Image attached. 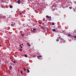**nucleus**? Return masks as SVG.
<instances>
[{"mask_svg":"<svg viewBox=\"0 0 76 76\" xmlns=\"http://www.w3.org/2000/svg\"><path fill=\"white\" fill-rule=\"evenodd\" d=\"M46 18H49V16H48V15H46Z\"/></svg>","mask_w":76,"mask_h":76,"instance_id":"nucleus-15","label":"nucleus"},{"mask_svg":"<svg viewBox=\"0 0 76 76\" xmlns=\"http://www.w3.org/2000/svg\"><path fill=\"white\" fill-rule=\"evenodd\" d=\"M73 37H74V38H76V36H74Z\"/></svg>","mask_w":76,"mask_h":76,"instance_id":"nucleus-24","label":"nucleus"},{"mask_svg":"<svg viewBox=\"0 0 76 76\" xmlns=\"http://www.w3.org/2000/svg\"><path fill=\"white\" fill-rule=\"evenodd\" d=\"M68 36H69V37H70V36H71V35H70V34H68Z\"/></svg>","mask_w":76,"mask_h":76,"instance_id":"nucleus-21","label":"nucleus"},{"mask_svg":"<svg viewBox=\"0 0 76 76\" xmlns=\"http://www.w3.org/2000/svg\"><path fill=\"white\" fill-rule=\"evenodd\" d=\"M63 41L64 43V42H66V40H63Z\"/></svg>","mask_w":76,"mask_h":76,"instance_id":"nucleus-19","label":"nucleus"},{"mask_svg":"<svg viewBox=\"0 0 76 76\" xmlns=\"http://www.w3.org/2000/svg\"><path fill=\"white\" fill-rule=\"evenodd\" d=\"M1 45H0V47H1Z\"/></svg>","mask_w":76,"mask_h":76,"instance_id":"nucleus-30","label":"nucleus"},{"mask_svg":"<svg viewBox=\"0 0 76 76\" xmlns=\"http://www.w3.org/2000/svg\"><path fill=\"white\" fill-rule=\"evenodd\" d=\"M21 36H22V37H23V36H24L25 35V34L23 33L22 34H21Z\"/></svg>","mask_w":76,"mask_h":76,"instance_id":"nucleus-7","label":"nucleus"},{"mask_svg":"<svg viewBox=\"0 0 76 76\" xmlns=\"http://www.w3.org/2000/svg\"><path fill=\"white\" fill-rule=\"evenodd\" d=\"M52 31L53 32H55L56 31V29H54L52 30Z\"/></svg>","mask_w":76,"mask_h":76,"instance_id":"nucleus-11","label":"nucleus"},{"mask_svg":"<svg viewBox=\"0 0 76 76\" xmlns=\"http://www.w3.org/2000/svg\"><path fill=\"white\" fill-rule=\"evenodd\" d=\"M34 57H36V55H34Z\"/></svg>","mask_w":76,"mask_h":76,"instance_id":"nucleus-29","label":"nucleus"},{"mask_svg":"<svg viewBox=\"0 0 76 76\" xmlns=\"http://www.w3.org/2000/svg\"><path fill=\"white\" fill-rule=\"evenodd\" d=\"M14 25H15V23H14Z\"/></svg>","mask_w":76,"mask_h":76,"instance_id":"nucleus-34","label":"nucleus"},{"mask_svg":"<svg viewBox=\"0 0 76 76\" xmlns=\"http://www.w3.org/2000/svg\"><path fill=\"white\" fill-rule=\"evenodd\" d=\"M17 3L18 4H20V0H18L17 1Z\"/></svg>","mask_w":76,"mask_h":76,"instance_id":"nucleus-2","label":"nucleus"},{"mask_svg":"<svg viewBox=\"0 0 76 76\" xmlns=\"http://www.w3.org/2000/svg\"><path fill=\"white\" fill-rule=\"evenodd\" d=\"M59 41V40H58V39L56 40V41H57L58 42Z\"/></svg>","mask_w":76,"mask_h":76,"instance_id":"nucleus-22","label":"nucleus"},{"mask_svg":"<svg viewBox=\"0 0 76 76\" xmlns=\"http://www.w3.org/2000/svg\"><path fill=\"white\" fill-rule=\"evenodd\" d=\"M27 45H28L29 46V47H31V45L29 44V43L28 42L27 43Z\"/></svg>","mask_w":76,"mask_h":76,"instance_id":"nucleus-5","label":"nucleus"},{"mask_svg":"<svg viewBox=\"0 0 76 76\" xmlns=\"http://www.w3.org/2000/svg\"><path fill=\"white\" fill-rule=\"evenodd\" d=\"M21 45H23V44H22Z\"/></svg>","mask_w":76,"mask_h":76,"instance_id":"nucleus-32","label":"nucleus"},{"mask_svg":"<svg viewBox=\"0 0 76 76\" xmlns=\"http://www.w3.org/2000/svg\"><path fill=\"white\" fill-rule=\"evenodd\" d=\"M21 14H22V13H20V15H21Z\"/></svg>","mask_w":76,"mask_h":76,"instance_id":"nucleus-31","label":"nucleus"},{"mask_svg":"<svg viewBox=\"0 0 76 76\" xmlns=\"http://www.w3.org/2000/svg\"><path fill=\"white\" fill-rule=\"evenodd\" d=\"M13 64L12 63H10V64H11V65H13Z\"/></svg>","mask_w":76,"mask_h":76,"instance_id":"nucleus-18","label":"nucleus"},{"mask_svg":"<svg viewBox=\"0 0 76 76\" xmlns=\"http://www.w3.org/2000/svg\"><path fill=\"white\" fill-rule=\"evenodd\" d=\"M42 57V56L41 55V56H37V58H38V59H39V57Z\"/></svg>","mask_w":76,"mask_h":76,"instance_id":"nucleus-3","label":"nucleus"},{"mask_svg":"<svg viewBox=\"0 0 76 76\" xmlns=\"http://www.w3.org/2000/svg\"><path fill=\"white\" fill-rule=\"evenodd\" d=\"M12 7H12V5L10 6V8L11 9H12Z\"/></svg>","mask_w":76,"mask_h":76,"instance_id":"nucleus-14","label":"nucleus"},{"mask_svg":"<svg viewBox=\"0 0 76 76\" xmlns=\"http://www.w3.org/2000/svg\"><path fill=\"white\" fill-rule=\"evenodd\" d=\"M8 39H9V40H10V39L9 38Z\"/></svg>","mask_w":76,"mask_h":76,"instance_id":"nucleus-28","label":"nucleus"},{"mask_svg":"<svg viewBox=\"0 0 76 76\" xmlns=\"http://www.w3.org/2000/svg\"><path fill=\"white\" fill-rule=\"evenodd\" d=\"M20 73L21 74H22V75H23V72H22V70H20Z\"/></svg>","mask_w":76,"mask_h":76,"instance_id":"nucleus-6","label":"nucleus"},{"mask_svg":"<svg viewBox=\"0 0 76 76\" xmlns=\"http://www.w3.org/2000/svg\"><path fill=\"white\" fill-rule=\"evenodd\" d=\"M52 25H55L54 23L53 22V23H52Z\"/></svg>","mask_w":76,"mask_h":76,"instance_id":"nucleus-12","label":"nucleus"},{"mask_svg":"<svg viewBox=\"0 0 76 76\" xmlns=\"http://www.w3.org/2000/svg\"><path fill=\"white\" fill-rule=\"evenodd\" d=\"M24 71H26V69H25V68H24Z\"/></svg>","mask_w":76,"mask_h":76,"instance_id":"nucleus-25","label":"nucleus"},{"mask_svg":"<svg viewBox=\"0 0 76 76\" xmlns=\"http://www.w3.org/2000/svg\"><path fill=\"white\" fill-rule=\"evenodd\" d=\"M69 9H72V7H69Z\"/></svg>","mask_w":76,"mask_h":76,"instance_id":"nucleus-20","label":"nucleus"},{"mask_svg":"<svg viewBox=\"0 0 76 76\" xmlns=\"http://www.w3.org/2000/svg\"><path fill=\"white\" fill-rule=\"evenodd\" d=\"M19 50H20V51H22V49H19Z\"/></svg>","mask_w":76,"mask_h":76,"instance_id":"nucleus-23","label":"nucleus"},{"mask_svg":"<svg viewBox=\"0 0 76 76\" xmlns=\"http://www.w3.org/2000/svg\"><path fill=\"white\" fill-rule=\"evenodd\" d=\"M27 70L28 73H29V70H28V69H27Z\"/></svg>","mask_w":76,"mask_h":76,"instance_id":"nucleus-13","label":"nucleus"},{"mask_svg":"<svg viewBox=\"0 0 76 76\" xmlns=\"http://www.w3.org/2000/svg\"><path fill=\"white\" fill-rule=\"evenodd\" d=\"M12 66H10L9 67V68L10 69H12Z\"/></svg>","mask_w":76,"mask_h":76,"instance_id":"nucleus-8","label":"nucleus"},{"mask_svg":"<svg viewBox=\"0 0 76 76\" xmlns=\"http://www.w3.org/2000/svg\"><path fill=\"white\" fill-rule=\"evenodd\" d=\"M24 56L25 57H28V55H24Z\"/></svg>","mask_w":76,"mask_h":76,"instance_id":"nucleus-10","label":"nucleus"},{"mask_svg":"<svg viewBox=\"0 0 76 76\" xmlns=\"http://www.w3.org/2000/svg\"><path fill=\"white\" fill-rule=\"evenodd\" d=\"M42 25H44V23H42Z\"/></svg>","mask_w":76,"mask_h":76,"instance_id":"nucleus-27","label":"nucleus"},{"mask_svg":"<svg viewBox=\"0 0 76 76\" xmlns=\"http://www.w3.org/2000/svg\"><path fill=\"white\" fill-rule=\"evenodd\" d=\"M49 18H51V16H49Z\"/></svg>","mask_w":76,"mask_h":76,"instance_id":"nucleus-26","label":"nucleus"},{"mask_svg":"<svg viewBox=\"0 0 76 76\" xmlns=\"http://www.w3.org/2000/svg\"><path fill=\"white\" fill-rule=\"evenodd\" d=\"M11 26H14V25H13V24H11Z\"/></svg>","mask_w":76,"mask_h":76,"instance_id":"nucleus-17","label":"nucleus"},{"mask_svg":"<svg viewBox=\"0 0 76 76\" xmlns=\"http://www.w3.org/2000/svg\"><path fill=\"white\" fill-rule=\"evenodd\" d=\"M16 61H15V60H14L13 62V63H16Z\"/></svg>","mask_w":76,"mask_h":76,"instance_id":"nucleus-9","label":"nucleus"},{"mask_svg":"<svg viewBox=\"0 0 76 76\" xmlns=\"http://www.w3.org/2000/svg\"><path fill=\"white\" fill-rule=\"evenodd\" d=\"M20 48H22V46L21 45H20Z\"/></svg>","mask_w":76,"mask_h":76,"instance_id":"nucleus-16","label":"nucleus"},{"mask_svg":"<svg viewBox=\"0 0 76 76\" xmlns=\"http://www.w3.org/2000/svg\"><path fill=\"white\" fill-rule=\"evenodd\" d=\"M60 40H61V43H63V39H62V38H61L60 39Z\"/></svg>","mask_w":76,"mask_h":76,"instance_id":"nucleus-1","label":"nucleus"},{"mask_svg":"<svg viewBox=\"0 0 76 76\" xmlns=\"http://www.w3.org/2000/svg\"><path fill=\"white\" fill-rule=\"evenodd\" d=\"M50 20H51V19H50Z\"/></svg>","mask_w":76,"mask_h":76,"instance_id":"nucleus-33","label":"nucleus"},{"mask_svg":"<svg viewBox=\"0 0 76 76\" xmlns=\"http://www.w3.org/2000/svg\"><path fill=\"white\" fill-rule=\"evenodd\" d=\"M37 31V29L36 28H33V32H35Z\"/></svg>","mask_w":76,"mask_h":76,"instance_id":"nucleus-4","label":"nucleus"}]
</instances>
